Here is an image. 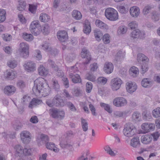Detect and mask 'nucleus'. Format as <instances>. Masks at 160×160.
Instances as JSON below:
<instances>
[{
    "label": "nucleus",
    "instance_id": "nucleus-8",
    "mask_svg": "<svg viewBox=\"0 0 160 160\" xmlns=\"http://www.w3.org/2000/svg\"><path fill=\"white\" fill-rule=\"evenodd\" d=\"M122 82L119 78H116L112 79L110 83L111 88L113 91H117L121 87Z\"/></svg>",
    "mask_w": 160,
    "mask_h": 160
},
{
    "label": "nucleus",
    "instance_id": "nucleus-50",
    "mask_svg": "<svg viewBox=\"0 0 160 160\" xmlns=\"http://www.w3.org/2000/svg\"><path fill=\"white\" fill-rule=\"evenodd\" d=\"M41 32L44 34H48L49 32V27L47 24H45L44 26L41 28Z\"/></svg>",
    "mask_w": 160,
    "mask_h": 160
},
{
    "label": "nucleus",
    "instance_id": "nucleus-13",
    "mask_svg": "<svg viewBox=\"0 0 160 160\" xmlns=\"http://www.w3.org/2000/svg\"><path fill=\"white\" fill-rule=\"evenodd\" d=\"M24 66L26 70L29 72H33L36 70V64L31 61H29L25 63Z\"/></svg>",
    "mask_w": 160,
    "mask_h": 160
},
{
    "label": "nucleus",
    "instance_id": "nucleus-30",
    "mask_svg": "<svg viewBox=\"0 0 160 160\" xmlns=\"http://www.w3.org/2000/svg\"><path fill=\"white\" fill-rule=\"evenodd\" d=\"M91 31V28L90 22L88 20H86L84 24L83 31L84 33L89 34Z\"/></svg>",
    "mask_w": 160,
    "mask_h": 160
},
{
    "label": "nucleus",
    "instance_id": "nucleus-9",
    "mask_svg": "<svg viewBox=\"0 0 160 160\" xmlns=\"http://www.w3.org/2000/svg\"><path fill=\"white\" fill-rule=\"evenodd\" d=\"M113 103L117 107H122L127 105V101L123 97H116L113 99Z\"/></svg>",
    "mask_w": 160,
    "mask_h": 160
},
{
    "label": "nucleus",
    "instance_id": "nucleus-11",
    "mask_svg": "<svg viewBox=\"0 0 160 160\" xmlns=\"http://www.w3.org/2000/svg\"><path fill=\"white\" fill-rule=\"evenodd\" d=\"M53 100L55 106L62 107L66 104V102L58 95H56L53 98Z\"/></svg>",
    "mask_w": 160,
    "mask_h": 160
},
{
    "label": "nucleus",
    "instance_id": "nucleus-27",
    "mask_svg": "<svg viewBox=\"0 0 160 160\" xmlns=\"http://www.w3.org/2000/svg\"><path fill=\"white\" fill-rule=\"evenodd\" d=\"M5 77L8 79H13L15 77V75L13 72L10 69L7 70L4 72Z\"/></svg>",
    "mask_w": 160,
    "mask_h": 160
},
{
    "label": "nucleus",
    "instance_id": "nucleus-52",
    "mask_svg": "<svg viewBox=\"0 0 160 160\" xmlns=\"http://www.w3.org/2000/svg\"><path fill=\"white\" fill-rule=\"evenodd\" d=\"M92 88V83L90 82H88L86 84V91L88 93H90Z\"/></svg>",
    "mask_w": 160,
    "mask_h": 160
},
{
    "label": "nucleus",
    "instance_id": "nucleus-28",
    "mask_svg": "<svg viewBox=\"0 0 160 160\" xmlns=\"http://www.w3.org/2000/svg\"><path fill=\"white\" fill-rule=\"evenodd\" d=\"M59 144L61 147L63 149L70 148L72 146L71 144L67 141L66 139L61 140Z\"/></svg>",
    "mask_w": 160,
    "mask_h": 160
},
{
    "label": "nucleus",
    "instance_id": "nucleus-32",
    "mask_svg": "<svg viewBox=\"0 0 160 160\" xmlns=\"http://www.w3.org/2000/svg\"><path fill=\"white\" fill-rule=\"evenodd\" d=\"M94 35L96 40L99 41L102 38L103 34L101 31L96 29L94 30Z\"/></svg>",
    "mask_w": 160,
    "mask_h": 160
},
{
    "label": "nucleus",
    "instance_id": "nucleus-19",
    "mask_svg": "<svg viewBox=\"0 0 160 160\" xmlns=\"http://www.w3.org/2000/svg\"><path fill=\"white\" fill-rule=\"evenodd\" d=\"M153 82L148 78H143L141 81L142 86L144 88H148L151 87L153 84Z\"/></svg>",
    "mask_w": 160,
    "mask_h": 160
},
{
    "label": "nucleus",
    "instance_id": "nucleus-45",
    "mask_svg": "<svg viewBox=\"0 0 160 160\" xmlns=\"http://www.w3.org/2000/svg\"><path fill=\"white\" fill-rule=\"evenodd\" d=\"M41 26L38 27L30 31L32 34L35 36H37L41 32Z\"/></svg>",
    "mask_w": 160,
    "mask_h": 160
},
{
    "label": "nucleus",
    "instance_id": "nucleus-31",
    "mask_svg": "<svg viewBox=\"0 0 160 160\" xmlns=\"http://www.w3.org/2000/svg\"><path fill=\"white\" fill-rule=\"evenodd\" d=\"M72 17L76 20H80L82 18V15L80 12L75 10L72 12Z\"/></svg>",
    "mask_w": 160,
    "mask_h": 160
},
{
    "label": "nucleus",
    "instance_id": "nucleus-51",
    "mask_svg": "<svg viewBox=\"0 0 160 160\" xmlns=\"http://www.w3.org/2000/svg\"><path fill=\"white\" fill-rule=\"evenodd\" d=\"M110 35L108 34H106L103 37L102 40L105 44H108L110 42Z\"/></svg>",
    "mask_w": 160,
    "mask_h": 160
},
{
    "label": "nucleus",
    "instance_id": "nucleus-58",
    "mask_svg": "<svg viewBox=\"0 0 160 160\" xmlns=\"http://www.w3.org/2000/svg\"><path fill=\"white\" fill-rule=\"evenodd\" d=\"M118 11L122 13H126L128 11L125 7L122 6H120L118 8Z\"/></svg>",
    "mask_w": 160,
    "mask_h": 160
},
{
    "label": "nucleus",
    "instance_id": "nucleus-37",
    "mask_svg": "<svg viewBox=\"0 0 160 160\" xmlns=\"http://www.w3.org/2000/svg\"><path fill=\"white\" fill-rule=\"evenodd\" d=\"M6 12L2 9H0V22H3L6 19Z\"/></svg>",
    "mask_w": 160,
    "mask_h": 160
},
{
    "label": "nucleus",
    "instance_id": "nucleus-14",
    "mask_svg": "<svg viewBox=\"0 0 160 160\" xmlns=\"http://www.w3.org/2000/svg\"><path fill=\"white\" fill-rule=\"evenodd\" d=\"M126 88L128 92L132 93L136 90L137 86L135 82L129 81L126 83Z\"/></svg>",
    "mask_w": 160,
    "mask_h": 160
},
{
    "label": "nucleus",
    "instance_id": "nucleus-53",
    "mask_svg": "<svg viewBox=\"0 0 160 160\" xmlns=\"http://www.w3.org/2000/svg\"><path fill=\"white\" fill-rule=\"evenodd\" d=\"M48 52L53 56H55L57 55L58 53V52L57 50L55 48H50L48 50Z\"/></svg>",
    "mask_w": 160,
    "mask_h": 160
},
{
    "label": "nucleus",
    "instance_id": "nucleus-10",
    "mask_svg": "<svg viewBox=\"0 0 160 160\" xmlns=\"http://www.w3.org/2000/svg\"><path fill=\"white\" fill-rule=\"evenodd\" d=\"M141 128L144 133H147L151 131H153L155 128V124L152 123L145 122L141 125Z\"/></svg>",
    "mask_w": 160,
    "mask_h": 160
},
{
    "label": "nucleus",
    "instance_id": "nucleus-20",
    "mask_svg": "<svg viewBox=\"0 0 160 160\" xmlns=\"http://www.w3.org/2000/svg\"><path fill=\"white\" fill-rule=\"evenodd\" d=\"M14 149L16 156L21 157L23 155V149L21 145H16L15 146Z\"/></svg>",
    "mask_w": 160,
    "mask_h": 160
},
{
    "label": "nucleus",
    "instance_id": "nucleus-35",
    "mask_svg": "<svg viewBox=\"0 0 160 160\" xmlns=\"http://www.w3.org/2000/svg\"><path fill=\"white\" fill-rule=\"evenodd\" d=\"M23 38L26 41H31L33 39V37L31 34H28L26 32L23 33Z\"/></svg>",
    "mask_w": 160,
    "mask_h": 160
},
{
    "label": "nucleus",
    "instance_id": "nucleus-63",
    "mask_svg": "<svg viewBox=\"0 0 160 160\" xmlns=\"http://www.w3.org/2000/svg\"><path fill=\"white\" fill-rule=\"evenodd\" d=\"M37 9L36 7L33 5H29V10L32 13H34Z\"/></svg>",
    "mask_w": 160,
    "mask_h": 160
},
{
    "label": "nucleus",
    "instance_id": "nucleus-40",
    "mask_svg": "<svg viewBox=\"0 0 160 160\" xmlns=\"http://www.w3.org/2000/svg\"><path fill=\"white\" fill-rule=\"evenodd\" d=\"M26 3L25 2L20 0L19 2V6L17 7L18 10L20 11H22L25 9Z\"/></svg>",
    "mask_w": 160,
    "mask_h": 160
},
{
    "label": "nucleus",
    "instance_id": "nucleus-64",
    "mask_svg": "<svg viewBox=\"0 0 160 160\" xmlns=\"http://www.w3.org/2000/svg\"><path fill=\"white\" fill-rule=\"evenodd\" d=\"M42 48L48 52V49L50 48L49 47L48 43L47 42H44L43 43L42 45Z\"/></svg>",
    "mask_w": 160,
    "mask_h": 160
},
{
    "label": "nucleus",
    "instance_id": "nucleus-62",
    "mask_svg": "<svg viewBox=\"0 0 160 160\" xmlns=\"http://www.w3.org/2000/svg\"><path fill=\"white\" fill-rule=\"evenodd\" d=\"M89 108L92 112V114L94 116H96L97 114L95 112L96 109L94 107L91 103L89 105Z\"/></svg>",
    "mask_w": 160,
    "mask_h": 160
},
{
    "label": "nucleus",
    "instance_id": "nucleus-54",
    "mask_svg": "<svg viewBox=\"0 0 160 160\" xmlns=\"http://www.w3.org/2000/svg\"><path fill=\"white\" fill-rule=\"evenodd\" d=\"M75 57L76 55L74 53L69 54L67 56L66 59L67 60L71 62L75 59Z\"/></svg>",
    "mask_w": 160,
    "mask_h": 160
},
{
    "label": "nucleus",
    "instance_id": "nucleus-4",
    "mask_svg": "<svg viewBox=\"0 0 160 160\" xmlns=\"http://www.w3.org/2000/svg\"><path fill=\"white\" fill-rule=\"evenodd\" d=\"M136 131V129L135 127L128 124L125 125L123 132L125 136L129 137L133 136Z\"/></svg>",
    "mask_w": 160,
    "mask_h": 160
},
{
    "label": "nucleus",
    "instance_id": "nucleus-38",
    "mask_svg": "<svg viewBox=\"0 0 160 160\" xmlns=\"http://www.w3.org/2000/svg\"><path fill=\"white\" fill-rule=\"evenodd\" d=\"M152 115L155 118L160 117V107H158L153 110L152 112Z\"/></svg>",
    "mask_w": 160,
    "mask_h": 160
},
{
    "label": "nucleus",
    "instance_id": "nucleus-57",
    "mask_svg": "<svg viewBox=\"0 0 160 160\" xmlns=\"http://www.w3.org/2000/svg\"><path fill=\"white\" fill-rule=\"evenodd\" d=\"M62 80L63 82V84L65 87L66 88H68L69 87V83L68 78L64 77L62 78Z\"/></svg>",
    "mask_w": 160,
    "mask_h": 160
},
{
    "label": "nucleus",
    "instance_id": "nucleus-46",
    "mask_svg": "<svg viewBox=\"0 0 160 160\" xmlns=\"http://www.w3.org/2000/svg\"><path fill=\"white\" fill-rule=\"evenodd\" d=\"M40 138L41 141L43 143H47L48 142L49 138L46 135L42 134L40 135Z\"/></svg>",
    "mask_w": 160,
    "mask_h": 160
},
{
    "label": "nucleus",
    "instance_id": "nucleus-17",
    "mask_svg": "<svg viewBox=\"0 0 160 160\" xmlns=\"http://www.w3.org/2000/svg\"><path fill=\"white\" fill-rule=\"evenodd\" d=\"M103 69L105 73L107 74H110L113 71V65L111 62H106L104 64Z\"/></svg>",
    "mask_w": 160,
    "mask_h": 160
},
{
    "label": "nucleus",
    "instance_id": "nucleus-56",
    "mask_svg": "<svg viewBox=\"0 0 160 160\" xmlns=\"http://www.w3.org/2000/svg\"><path fill=\"white\" fill-rule=\"evenodd\" d=\"M148 65L145 64L142 65L140 72L142 74H143L148 70Z\"/></svg>",
    "mask_w": 160,
    "mask_h": 160
},
{
    "label": "nucleus",
    "instance_id": "nucleus-47",
    "mask_svg": "<svg viewBox=\"0 0 160 160\" xmlns=\"http://www.w3.org/2000/svg\"><path fill=\"white\" fill-rule=\"evenodd\" d=\"M52 87L56 91H58L60 88V86L57 80L53 78L52 80Z\"/></svg>",
    "mask_w": 160,
    "mask_h": 160
},
{
    "label": "nucleus",
    "instance_id": "nucleus-55",
    "mask_svg": "<svg viewBox=\"0 0 160 160\" xmlns=\"http://www.w3.org/2000/svg\"><path fill=\"white\" fill-rule=\"evenodd\" d=\"M86 78L92 82L95 81L96 80L95 77L91 73H89L88 74L86 77Z\"/></svg>",
    "mask_w": 160,
    "mask_h": 160
},
{
    "label": "nucleus",
    "instance_id": "nucleus-6",
    "mask_svg": "<svg viewBox=\"0 0 160 160\" xmlns=\"http://www.w3.org/2000/svg\"><path fill=\"white\" fill-rule=\"evenodd\" d=\"M20 137L22 142L24 144H28L31 140L32 135L28 131H22L20 133Z\"/></svg>",
    "mask_w": 160,
    "mask_h": 160
},
{
    "label": "nucleus",
    "instance_id": "nucleus-33",
    "mask_svg": "<svg viewBox=\"0 0 160 160\" xmlns=\"http://www.w3.org/2000/svg\"><path fill=\"white\" fill-rule=\"evenodd\" d=\"M127 31V27L124 25L120 26L118 30V35H122L126 33Z\"/></svg>",
    "mask_w": 160,
    "mask_h": 160
},
{
    "label": "nucleus",
    "instance_id": "nucleus-16",
    "mask_svg": "<svg viewBox=\"0 0 160 160\" xmlns=\"http://www.w3.org/2000/svg\"><path fill=\"white\" fill-rule=\"evenodd\" d=\"M129 12L131 16L135 18L137 17L140 13L139 8L136 6L131 7Z\"/></svg>",
    "mask_w": 160,
    "mask_h": 160
},
{
    "label": "nucleus",
    "instance_id": "nucleus-60",
    "mask_svg": "<svg viewBox=\"0 0 160 160\" xmlns=\"http://www.w3.org/2000/svg\"><path fill=\"white\" fill-rule=\"evenodd\" d=\"M150 135L152 136V138H153V141H155L158 140L160 134L158 132H156Z\"/></svg>",
    "mask_w": 160,
    "mask_h": 160
},
{
    "label": "nucleus",
    "instance_id": "nucleus-25",
    "mask_svg": "<svg viewBox=\"0 0 160 160\" xmlns=\"http://www.w3.org/2000/svg\"><path fill=\"white\" fill-rule=\"evenodd\" d=\"M46 148L49 150H52L56 152H58L59 149L55 147V144L53 142H47L46 144Z\"/></svg>",
    "mask_w": 160,
    "mask_h": 160
},
{
    "label": "nucleus",
    "instance_id": "nucleus-44",
    "mask_svg": "<svg viewBox=\"0 0 160 160\" xmlns=\"http://www.w3.org/2000/svg\"><path fill=\"white\" fill-rule=\"evenodd\" d=\"M81 124L83 131L86 132L88 129V123L85 119L81 118Z\"/></svg>",
    "mask_w": 160,
    "mask_h": 160
},
{
    "label": "nucleus",
    "instance_id": "nucleus-36",
    "mask_svg": "<svg viewBox=\"0 0 160 160\" xmlns=\"http://www.w3.org/2000/svg\"><path fill=\"white\" fill-rule=\"evenodd\" d=\"M49 16L45 13H42L40 16V20L42 22H47L49 20Z\"/></svg>",
    "mask_w": 160,
    "mask_h": 160
},
{
    "label": "nucleus",
    "instance_id": "nucleus-7",
    "mask_svg": "<svg viewBox=\"0 0 160 160\" xmlns=\"http://www.w3.org/2000/svg\"><path fill=\"white\" fill-rule=\"evenodd\" d=\"M28 45L26 43L22 42L20 43L19 51L20 55L24 58H27L28 56Z\"/></svg>",
    "mask_w": 160,
    "mask_h": 160
},
{
    "label": "nucleus",
    "instance_id": "nucleus-41",
    "mask_svg": "<svg viewBox=\"0 0 160 160\" xmlns=\"http://www.w3.org/2000/svg\"><path fill=\"white\" fill-rule=\"evenodd\" d=\"M40 26V25L39 24V22L38 21H33L31 22L30 24L29 30L30 31Z\"/></svg>",
    "mask_w": 160,
    "mask_h": 160
},
{
    "label": "nucleus",
    "instance_id": "nucleus-48",
    "mask_svg": "<svg viewBox=\"0 0 160 160\" xmlns=\"http://www.w3.org/2000/svg\"><path fill=\"white\" fill-rule=\"evenodd\" d=\"M107 79L103 77L98 78L97 80V82L99 84L104 85L107 82Z\"/></svg>",
    "mask_w": 160,
    "mask_h": 160
},
{
    "label": "nucleus",
    "instance_id": "nucleus-39",
    "mask_svg": "<svg viewBox=\"0 0 160 160\" xmlns=\"http://www.w3.org/2000/svg\"><path fill=\"white\" fill-rule=\"evenodd\" d=\"M137 59L138 62L141 61H147L148 59L147 57L142 53H139L137 55Z\"/></svg>",
    "mask_w": 160,
    "mask_h": 160
},
{
    "label": "nucleus",
    "instance_id": "nucleus-23",
    "mask_svg": "<svg viewBox=\"0 0 160 160\" xmlns=\"http://www.w3.org/2000/svg\"><path fill=\"white\" fill-rule=\"evenodd\" d=\"M125 53L124 52L119 50L118 51L115 56V60L118 62H120L124 58Z\"/></svg>",
    "mask_w": 160,
    "mask_h": 160
},
{
    "label": "nucleus",
    "instance_id": "nucleus-1",
    "mask_svg": "<svg viewBox=\"0 0 160 160\" xmlns=\"http://www.w3.org/2000/svg\"><path fill=\"white\" fill-rule=\"evenodd\" d=\"M35 85L32 88L33 92L36 95H38L40 93L47 95L50 91V88L48 84L45 82L42 78H39L34 82Z\"/></svg>",
    "mask_w": 160,
    "mask_h": 160
},
{
    "label": "nucleus",
    "instance_id": "nucleus-24",
    "mask_svg": "<svg viewBox=\"0 0 160 160\" xmlns=\"http://www.w3.org/2000/svg\"><path fill=\"white\" fill-rule=\"evenodd\" d=\"M152 139V136L150 135H144L141 137V141L143 143L147 144L151 142Z\"/></svg>",
    "mask_w": 160,
    "mask_h": 160
},
{
    "label": "nucleus",
    "instance_id": "nucleus-42",
    "mask_svg": "<svg viewBox=\"0 0 160 160\" xmlns=\"http://www.w3.org/2000/svg\"><path fill=\"white\" fill-rule=\"evenodd\" d=\"M100 106L109 113H111L112 112V111L111 109L110 106L108 104L103 102H101Z\"/></svg>",
    "mask_w": 160,
    "mask_h": 160
},
{
    "label": "nucleus",
    "instance_id": "nucleus-43",
    "mask_svg": "<svg viewBox=\"0 0 160 160\" xmlns=\"http://www.w3.org/2000/svg\"><path fill=\"white\" fill-rule=\"evenodd\" d=\"M130 72L132 73V75L133 77H136L139 73L138 68L134 66L130 68Z\"/></svg>",
    "mask_w": 160,
    "mask_h": 160
},
{
    "label": "nucleus",
    "instance_id": "nucleus-18",
    "mask_svg": "<svg viewBox=\"0 0 160 160\" xmlns=\"http://www.w3.org/2000/svg\"><path fill=\"white\" fill-rule=\"evenodd\" d=\"M15 88L13 86H6L4 89V93L8 95L13 94L16 91Z\"/></svg>",
    "mask_w": 160,
    "mask_h": 160
},
{
    "label": "nucleus",
    "instance_id": "nucleus-26",
    "mask_svg": "<svg viewBox=\"0 0 160 160\" xmlns=\"http://www.w3.org/2000/svg\"><path fill=\"white\" fill-rule=\"evenodd\" d=\"M38 71L39 75L42 76H46L48 73V70L42 65H40L38 69Z\"/></svg>",
    "mask_w": 160,
    "mask_h": 160
},
{
    "label": "nucleus",
    "instance_id": "nucleus-49",
    "mask_svg": "<svg viewBox=\"0 0 160 160\" xmlns=\"http://www.w3.org/2000/svg\"><path fill=\"white\" fill-rule=\"evenodd\" d=\"M8 64L9 67L13 68L17 66V63L14 60H10L8 61Z\"/></svg>",
    "mask_w": 160,
    "mask_h": 160
},
{
    "label": "nucleus",
    "instance_id": "nucleus-21",
    "mask_svg": "<svg viewBox=\"0 0 160 160\" xmlns=\"http://www.w3.org/2000/svg\"><path fill=\"white\" fill-rule=\"evenodd\" d=\"M130 144L131 146L134 148L139 147L140 144L139 138L138 137H133L131 140Z\"/></svg>",
    "mask_w": 160,
    "mask_h": 160
},
{
    "label": "nucleus",
    "instance_id": "nucleus-34",
    "mask_svg": "<svg viewBox=\"0 0 160 160\" xmlns=\"http://www.w3.org/2000/svg\"><path fill=\"white\" fill-rule=\"evenodd\" d=\"M141 117L140 113L137 111L134 112L132 115V120L135 121H139L141 119Z\"/></svg>",
    "mask_w": 160,
    "mask_h": 160
},
{
    "label": "nucleus",
    "instance_id": "nucleus-29",
    "mask_svg": "<svg viewBox=\"0 0 160 160\" xmlns=\"http://www.w3.org/2000/svg\"><path fill=\"white\" fill-rule=\"evenodd\" d=\"M42 102L41 100L34 98L30 102L28 107L32 108L33 107L41 104Z\"/></svg>",
    "mask_w": 160,
    "mask_h": 160
},
{
    "label": "nucleus",
    "instance_id": "nucleus-5",
    "mask_svg": "<svg viewBox=\"0 0 160 160\" xmlns=\"http://www.w3.org/2000/svg\"><path fill=\"white\" fill-rule=\"evenodd\" d=\"M51 116L54 118H58L62 119L65 116V112L63 110L57 108H53L50 110Z\"/></svg>",
    "mask_w": 160,
    "mask_h": 160
},
{
    "label": "nucleus",
    "instance_id": "nucleus-2",
    "mask_svg": "<svg viewBox=\"0 0 160 160\" xmlns=\"http://www.w3.org/2000/svg\"><path fill=\"white\" fill-rule=\"evenodd\" d=\"M105 14L106 18L111 21H115L118 18L117 11L112 8H107L105 11Z\"/></svg>",
    "mask_w": 160,
    "mask_h": 160
},
{
    "label": "nucleus",
    "instance_id": "nucleus-59",
    "mask_svg": "<svg viewBox=\"0 0 160 160\" xmlns=\"http://www.w3.org/2000/svg\"><path fill=\"white\" fill-rule=\"evenodd\" d=\"M138 26V24L135 21H132L128 24V27L131 29H134L136 28Z\"/></svg>",
    "mask_w": 160,
    "mask_h": 160
},
{
    "label": "nucleus",
    "instance_id": "nucleus-15",
    "mask_svg": "<svg viewBox=\"0 0 160 160\" xmlns=\"http://www.w3.org/2000/svg\"><path fill=\"white\" fill-rule=\"evenodd\" d=\"M57 37L61 42H64L68 39L67 33L64 30L59 31L57 33Z\"/></svg>",
    "mask_w": 160,
    "mask_h": 160
},
{
    "label": "nucleus",
    "instance_id": "nucleus-12",
    "mask_svg": "<svg viewBox=\"0 0 160 160\" xmlns=\"http://www.w3.org/2000/svg\"><path fill=\"white\" fill-rule=\"evenodd\" d=\"M81 56L82 58L85 59V61L83 62L84 65L89 63L91 59V56L86 49L84 48L82 49L81 52Z\"/></svg>",
    "mask_w": 160,
    "mask_h": 160
},
{
    "label": "nucleus",
    "instance_id": "nucleus-61",
    "mask_svg": "<svg viewBox=\"0 0 160 160\" xmlns=\"http://www.w3.org/2000/svg\"><path fill=\"white\" fill-rule=\"evenodd\" d=\"M81 91L80 89L78 88H75L74 89V94L75 96L78 97L81 95Z\"/></svg>",
    "mask_w": 160,
    "mask_h": 160
},
{
    "label": "nucleus",
    "instance_id": "nucleus-22",
    "mask_svg": "<svg viewBox=\"0 0 160 160\" xmlns=\"http://www.w3.org/2000/svg\"><path fill=\"white\" fill-rule=\"evenodd\" d=\"M143 33H142L138 29H136L132 32L130 34V36L133 38H141L142 35H144Z\"/></svg>",
    "mask_w": 160,
    "mask_h": 160
},
{
    "label": "nucleus",
    "instance_id": "nucleus-3",
    "mask_svg": "<svg viewBox=\"0 0 160 160\" xmlns=\"http://www.w3.org/2000/svg\"><path fill=\"white\" fill-rule=\"evenodd\" d=\"M78 71L76 68L72 67L70 70L69 77L72 82L74 83H78L81 82L80 76L78 74L75 73Z\"/></svg>",
    "mask_w": 160,
    "mask_h": 160
}]
</instances>
